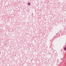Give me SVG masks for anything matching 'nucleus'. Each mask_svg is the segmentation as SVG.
Wrapping results in <instances>:
<instances>
[{
    "label": "nucleus",
    "mask_w": 66,
    "mask_h": 66,
    "mask_svg": "<svg viewBox=\"0 0 66 66\" xmlns=\"http://www.w3.org/2000/svg\"><path fill=\"white\" fill-rule=\"evenodd\" d=\"M27 4L28 5H30V2L28 3H27Z\"/></svg>",
    "instance_id": "nucleus-1"
},
{
    "label": "nucleus",
    "mask_w": 66,
    "mask_h": 66,
    "mask_svg": "<svg viewBox=\"0 0 66 66\" xmlns=\"http://www.w3.org/2000/svg\"><path fill=\"white\" fill-rule=\"evenodd\" d=\"M64 50H66V47L64 48Z\"/></svg>",
    "instance_id": "nucleus-2"
}]
</instances>
